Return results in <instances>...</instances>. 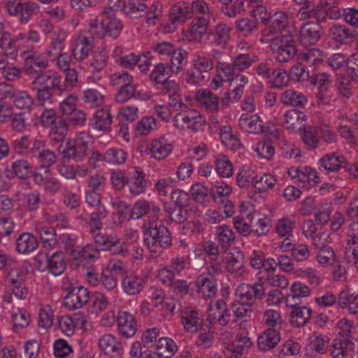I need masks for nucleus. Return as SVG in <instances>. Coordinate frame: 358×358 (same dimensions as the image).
Returning a JSON list of instances; mask_svg holds the SVG:
<instances>
[{
	"instance_id": "nucleus-43",
	"label": "nucleus",
	"mask_w": 358,
	"mask_h": 358,
	"mask_svg": "<svg viewBox=\"0 0 358 358\" xmlns=\"http://www.w3.org/2000/svg\"><path fill=\"white\" fill-rule=\"evenodd\" d=\"M66 267L64 257L61 252H54L48 259V269L55 276L62 275Z\"/></svg>"
},
{
	"instance_id": "nucleus-41",
	"label": "nucleus",
	"mask_w": 358,
	"mask_h": 358,
	"mask_svg": "<svg viewBox=\"0 0 358 358\" xmlns=\"http://www.w3.org/2000/svg\"><path fill=\"white\" fill-rule=\"evenodd\" d=\"M281 102L287 106L303 107L307 103V99L302 93L289 89L282 93Z\"/></svg>"
},
{
	"instance_id": "nucleus-21",
	"label": "nucleus",
	"mask_w": 358,
	"mask_h": 358,
	"mask_svg": "<svg viewBox=\"0 0 358 358\" xmlns=\"http://www.w3.org/2000/svg\"><path fill=\"white\" fill-rule=\"evenodd\" d=\"M99 346L106 355L120 357L124 354L122 344L112 334H104L99 341Z\"/></svg>"
},
{
	"instance_id": "nucleus-58",
	"label": "nucleus",
	"mask_w": 358,
	"mask_h": 358,
	"mask_svg": "<svg viewBox=\"0 0 358 358\" xmlns=\"http://www.w3.org/2000/svg\"><path fill=\"white\" fill-rule=\"evenodd\" d=\"M257 56L248 53H240L237 55L233 61L236 70L243 71L251 67L255 62Z\"/></svg>"
},
{
	"instance_id": "nucleus-28",
	"label": "nucleus",
	"mask_w": 358,
	"mask_h": 358,
	"mask_svg": "<svg viewBox=\"0 0 358 358\" xmlns=\"http://www.w3.org/2000/svg\"><path fill=\"white\" fill-rule=\"evenodd\" d=\"M145 279L134 274L127 275L122 280L123 292L128 295H135L143 290Z\"/></svg>"
},
{
	"instance_id": "nucleus-57",
	"label": "nucleus",
	"mask_w": 358,
	"mask_h": 358,
	"mask_svg": "<svg viewBox=\"0 0 358 358\" xmlns=\"http://www.w3.org/2000/svg\"><path fill=\"white\" fill-rule=\"evenodd\" d=\"M295 225L296 222L294 220L283 217L277 222L275 226L276 231L280 236L285 238L284 241H289Z\"/></svg>"
},
{
	"instance_id": "nucleus-44",
	"label": "nucleus",
	"mask_w": 358,
	"mask_h": 358,
	"mask_svg": "<svg viewBox=\"0 0 358 358\" xmlns=\"http://www.w3.org/2000/svg\"><path fill=\"white\" fill-rule=\"evenodd\" d=\"M329 347V338L327 335L313 334L309 338V348L317 355H324Z\"/></svg>"
},
{
	"instance_id": "nucleus-36",
	"label": "nucleus",
	"mask_w": 358,
	"mask_h": 358,
	"mask_svg": "<svg viewBox=\"0 0 358 358\" xmlns=\"http://www.w3.org/2000/svg\"><path fill=\"white\" fill-rule=\"evenodd\" d=\"M67 38L66 31L62 28L55 30L50 37V43L47 50V55L50 56L62 52L65 48V41Z\"/></svg>"
},
{
	"instance_id": "nucleus-10",
	"label": "nucleus",
	"mask_w": 358,
	"mask_h": 358,
	"mask_svg": "<svg viewBox=\"0 0 358 358\" xmlns=\"http://www.w3.org/2000/svg\"><path fill=\"white\" fill-rule=\"evenodd\" d=\"M64 299V306L71 310L83 308L90 301V292L83 286L69 287Z\"/></svg>"
},
{
	"instance_id": "nucleus-53",
	"label": "nucleus",
	"mask_w": 358,
	"mask_h": 358,
	"mask_svg": "<svg viewBox=\"0 0 358 358\" xmlns=\"http://www.w3.org/2000/svg\"><path fill=\"white\" fill-rule=\"evenodd\" d=\"M264 320L268 330L280 332L282 329V320L279 312L273 310H266Z\"/></svg>"
},
{
	"instance_id": "nucleus-38",
	"label": "nucleus",
	"mask_w": 358,
	"mask_h": 358,
	"mask_svg": "<svg viewBox=\"0 0 358 358\" xmlns=\"http://www.w3.org/2000/svg\"><path fill=\"white\" fill-rule=\"evenodd\" d=\"M311 315L312 310L307 306L294 308L290 313V324L294 327H302L309 322Z\"/></svg>"
},
{
	"instance_id": "nucleus-42",
	"label": "nucleus",
	"mask_w": 358,
	"mask_h": 358,
	"mask_svg": "<svg viewBox=\"0 0 358 358\" xmlns=\"http://www.w3.org/2000/svg\"><path fill=\"white\" fill-rule=\"evenodd\" d=\"M172 149V145L165 142L164 139H155L150 145V153L157 160H162L171 153Z\"/></svg>"
},
{
	"instance_id": "nucleus-27",
	"label": "nucleus",
	"mask_w": 358,
	"mask_h": 358,
	"mask_svg": "<svg viewBox=\"0 0 358 358\" xmlns=\"http://www.w3.org/2000/svg\"><path fill=\"white\" fill-rule=\"evenodd\" d=\"M312 18L317 20L316 23L320 24L324 22L327 17L336 20L341 16L338 7H329L318 3L315 6H311Z\"/></svg>"
},
{
	"instance_id": "nucleus-12",
	"label": "nucleus",
	"mask_w": 358,
	"mask_h": 358,
	"mask_svg": "<svg viewBox=\"0 0 358 358\" xmlns=\"http://www.w3.org/2000/svg\"><path fill=\"white\" fill-rule=\"evenodd\" d=\"M322 28L318 23L308 22L303 24L299 31V41L305 45H315L321 38Z\"/></svg>"
},
{
	"instance_id": "nucleus-4",
	"label": "nucleus",
	"mask_w": 358,
	"mask_h": 358,
	"mask_svg": "<svg viewBox=\"0 0 358 358\" xmlns=\"http://www.w3.org/2000/svg\"><path fill=\"white\" fill-rule=\"evenodd\" d=\"M93 140L89 134L81 132L73 141L68 139L62 143L59 148V152L62 155V161L76 162H83L91 151V145Z\"/></svg>"
},
{
	"instance_id": "nucleus-19",
	"label": "nucleus",
	"mask_w": 358,
	"mask_h": 358,
	"mask_svg": "<svg viewBox=\"0 0 358 358\" xmlns=\"http://www.w3.org/2000/svg\"><path fill=\"white\" fill-rule=\"evenodd\" d=\"M266 24L268 27L263 30L262 35L264 37L272 36L285 30L287 27L288 15L282 11L275 12L270 16Z\"/></svg>"
},
{
	"instance_id": "nucleus-47",
	"label": "nucleus",
	"mask_w": 358,
	"mask_h": 358,
	"mask_svg": "<svg viewBox=\"0 0 358 358\" xmlns=\"http://www.w3.org/2000/svg\"><path fill=\"white\" fill-rule=\"evenodd\" d=\"M330 83L329 76L327 74L316 73L315 71H312L310 83L313 85H317L319 92L317 94V97L319 99H324Z\"/></svg>"
},
{
	"instance_id": "nucleus-40",
	"label": "nucleus",
	"mask_w": 358,
	"mask_h": 358,
	"mask_svg": "<svg viewBox=\"0 0 358 358\" xmlns=\"http://www.w3.org/2000/svg\"><path fill=\"white\" fill-rule=\"evenodd\" d=\"M21 46H22V44L20 39H17V36L11 38L8 32L4 33L0 38V48L11 58H15L17 56L18 50Z\"/></svg>"
},
{
	"instance_id": "nucleus-6",
	"label": "nucleus",
	"mask_w": 358,
	"mask_h": 358,
	"mask_svg": "<svg viewBox=\"0 0 358 358\" xmlns=\"http://www.w3.org/2000/svg\"><path fill=\"white\" fill-rule=\"evenodd\" d=\"M271 41L270 49L275 59L280 63L288 62L296 55L297 49L294 36L287 33L280 36L268 38L264 42Z\"/></svg>"
},
{
	"instance_id": "nucleus-45",
	"label": "nucleus",
	"mask_w": 358,
	"mask_h": 358,
	"mask_svg": "<svg viewBox=\"0 0 358 358\" xmlns=\"http://www.w3.org/2000/svg\"><path fill=\"white\" fill-rule=\"evenodd\" d=\"M147 13V5L143 0H129L124 13L132 19L141 18Z\"/></svg>"
},
{
	"instance_id": "nucleus-17",
	"label": "nucleus",
	"mask_w": 358,
	"mask_h": 358,
	"mask_svg": "<svg viewBox=\"0 0 358 358\" xmlns=\"http://www.w3.org/2000/svg\"><path fill=\"white\" fill-rule=\"evenodd\" d=\"M319 168L328 172L338 171L339 169L344 168L351 171V168H348L347 161L345 157L337 152L328 153L324 155L319 161Z\"/></svg>"
},
{
	"instance_id": "nucleus-2",
	"label": "nucleus",
	"mask_w": 358,
	"mask_h": 358,
	"mask_svg": "<svg viewBox=\"0 0 358 358\" xmlns=\"http://www.w3.org/2000/svg\"><path fill=\"white\" fill-rule=\"evenodd\" d=\"M144 243L153 254H161L172 244L171 234L169 229L157 219L149 218L145 222Z\"/></svg>"
},
{
	"instance_id": "nucleus-56",
	"label": "nucleus",
	"mask_w": 358,
	"mask_h": 358,
	"mask_svg": "<svg viewBox=\"0 0 358 358\" xmlns=\"http://www.w3.org/2000/svg\"><path fill=\"white\" fill-rule=\"evenodd\" d=\"M216 171L222 178H229L234 173V168L231 162L223 155L217 156L215 160Z\"/></svg>"
},
{
	"instance_id": "nucleus-9",
	"label": "nucleus",
	"mask_w": 358,
	"mask_h": 358,
	"mask_svg": "<svg viewBox=\"0 0 358 358\" xmlns=\"http://www.w3.org/2000/svg\"><path fill=\"white\" fill-rule=\"evenodd\" d=\"M33 46L27 45L21 52L24 58V72L28 76H37L44 71L48 66V59L42 55L33 52Z\"/></svg>"
},
{
	"instance_id": "nucleus-1",
	"label": "nucleus",
	"mask_w": 358,
	"mask_h": 358,
	"mask_svg": "<svg viewBox=\"0 0 358 358\" xmlns=\"http://www.w3.org/2000/svg\"><path fill=\"white\" fill-rule=\"evenodd\" d=\"M62 76L53 71H45L35 76L31 84V89L36 92V99L40 105L52 103L54 92H62Z\"/></svg>"
},
{
	"instance_id": "nucleus-49",
	"label": "nucleus",
	"mask_w": 358,
	"mask_h": 358,
	"mask_svg": "<svg viewBox=\"0 0 358 358\" xmlns=\"http://www.w3.org/2000/svg\"><path fill=\"white\" fill-rule=\"evenodd\" d=\"M95 251V247L92 245H86L84 248L76 246L71 248L69 255L73 259L83 261L88 259L90 261H95L96 256L92 252Z\"/></svg>"
},
{
	"instance_id": "nucleus-60",
	"label": "nucleus",
	"mask_w": 358,
	"mask_h": 358,
	"mask_svg": "<svg viewBox=\"0 0 358 358\" xmlns=\"http://www.w3.org/2000/svg\"><path fill=\"white\" fill-rule=\"evenodd\" d=\"M301 115H302V113L297 110H289L283 115L281 124L286 129L293 130L299 123Z\"/></svg>"
},
{
	"instance_id": "nucleus-54",
	"label": "nucleus",
	"mask_w": 358,
	"mask_h": 358,
	"mask_svg": "<svg viewBox=\"0 0 358 358\" xmlns=\"http://www.w3.org/2000/svg\"><path fill=\"white\" fill-rule=\"evenodd\" d=\"M216 236L218 243L224 250H226L235 239L233 231L227 225L217 227Z\"/></svg>"
},
{
	"instance_id": "nucleus-30",
	"label": "nucleus",
	"mask_w": 358,
	"mask_h": 358,
	"mask_svg": "<svg viewBox=\"0 0 358 358\" xmlns=\"http://www.w3.org/2000/svg\"><path fill=\"white\" fill-rule=\"evenodd\" d=\"M92 48V41L85 36H79L71 47L72 56L76 61L87 59Z\"/></svg>"
},
{
	"instance_id": "nucleus-62",
	"label": "nucleus",
	"mask_w": 358,
	"mask_h": 358,
	"mask_svg": "<svg viewBox=\"0 0 358 358\" xmlns=\"http://www.w3.org/2000/svg\"><path fill=\"white\" fill-rule=\"evenodd\" d=\"M41 164V168L45 169V173L50 172V167L57 162V157L55 152L45 149L41 154L36 158Z\"/></svg>"
},
{
	"instance_id": "nucleus-5",
	"label": "nucleus",
	"mask_w": 358,
	"mask_h": 358,
	"mask_svg": "<svg viewBox=\"0 0 358 358\" xmlns=\"http://www.w3.org/2000/svg\"><path fill=\"white\" fill-rule=\"evenodd\" d=\"M304 64L293 66L289 72V77L298 82L310 80L312 71H315L322 64L321 51L316 48L308 50L301 57Z\"/></svg>"
},
{
	"instance_id": "nucleus-15",
	"label": "nucleus",
	"mask_w": 358,
	"mask_h": 358,
	"mask_svg": "<svg viewBox=\"0 0 358 358\" xmlns=\"http://www.w3.org/2000/svg\"><path fill=\"white\" fill-rule=\"evenodd\" d=\"M113 122V116L110 107L105 106L97 110L93 117L90 120V125L96 131H108L110 129Z\"/></svg>"
},
{
	"instance_id": "nucleus-52",
	"label": "nucleus",
	"mask_w": 358,
	"mask_h": 358,
	"mask_svg": "<svg viewBox=\"0 0 358 358\" xmlns=\"http://www.w3.org/2000/svg\"><path fill=\"white\" fill-rule=\"evenodd\" d=\"M220 135L222 142L231 150H238L241 144L239 138L232 133L231 127L225 125L220 129Z\"/></svg>"
},
{
	"instance_id": "nucleus-39",
	"label": "nucleus",
	"mask_w": 358,
	"mask_h": 358,
	"mask_svg": "<svg viewBox=\"0 0 358 358\" xmlns=\"http://www.w3.org/2000/svg\"><path fill=\"white\" fill-rule=\"evenodd\" d=\"M197 292L204 297L214 296L217 293V283L213 278L200 275L196 280Z\"/></svg>"
},
{
	"instance_id": "nucleus-11",
	"label": "nucleus",
	"mask_w": 358,
	"mask_h": 358,
	"mask_svg": "<svg viewBox=\"0 0 358 358\" xmlns=\"http://www.w3.org/2000/svg\"><path fill=\"white\" fill-rule=\"evenodd\" d=\"M208 310L210 312L208 316L210 323L217 322L222 327H226L231 321V313L224 299H220L213 304L210 303Z\"/></svg>"
},
{
	"instance_id": "nucleus-8",
	"label": "nucleus",
	"mask_w": 358,
	"mask_h": 358,
	"mask_svg": "<svg viewBox=\"0 0 358 358\" xmlns=\"http://www.w3.org/2000/svg\"><path fill=\"white\" fill-rule=\"evenodd\" d=\"M258 280L253 284H240L235 290L236 299L252 306L257 300H262L265 295L263 277H259Z\"/></svg>"
},
{
	"instance_id": "nucleus-34",
	"label": "nucleus",
	"mask_w": 358,
	"mask_h": 358,
	"mask_svg": "<svg viewBox=\"0 0 358 358\" xmlns=\"http://www.w3.org/2000/svg\"><path fill=\"white\" fill-rule=\"evenodd\" d=\"M226 269L234 277L242 276L244 274V255L241 251L238 250L231 254L226 263Z\"/></svg>"
},
{
	"instance_id": "nucleus-32",
	"label": "nucleus",
	"mask_w": 358,
	"mask_h": 358,
	"mask_svg": "<svg viewBox=\"0 0 358 358\" xmlns=\"http://www.w3.org/2000/svg\"><path fill=\"white\" fill-rule=\"evenodd\" d=\"M353 345V342L348 338H336L329 344V351L333 358H345Z\"/></svg>"
},
{
	"instance_id": "nucleus-14",
	"label": "nucleus",
	"mask_w": 358,
	"mask_h": 358,
	"mask_svg": "<svg viewBox=\"0 0 358 358\" xmlns=\"http://www.w3.org/2000/svg\"><path fill=\"white\" fill-rule=\"evenodd\" d=\"M181 323L187 332L194 334L202 327L203 319L192 307H185L180 314Z\"/></svg>"
},
{
	"instance_id": "nucleus-7",
	"label": "nucleus",
	"mask_w": 358,
	"mask_h": 358,
	"mask_svg": "<svg viewBox=\"0 0 358 358\" xmlns=\"http://www.w3.org/2000/svg\"><path fill=\"white\" fill-rule=\"evenodd\" d=\"M7 13L16 17L21 24H27L34 14L38 12V6L33 1L21 0H5Z\"/></svg>"
},
{
	"instance_id": "nucleus-51",
	"label": "nucleus",
	"mask_w": 358,
	"mask_h": 358,
	"mask_svg": "<svg viewBox=\"0 0 358 358\" xmlns=\"http://www.w3.org/2000/svg\"><path fill=\"white\" fill-rule=\"evenodd\" d=\"M155 348L159 355L164 358L172 357L177 350L176 343L172 339L166 337L160 338L157 341Z\"/></svg>"
},
{
	"instance_id": "nucleus-18",
	"label": "nucleus",
	"mask_w": 358,
	"mask_h": 358,
	"mask_svg": "<svg viewBox=\"0 0 358 358\" xmlns=\"http://www.w3.org/2000/svg\"><path fill=\"white\" fill-rule=\"evenodd\" d=\"M117 321L118 331L122 336L129 338L136 334L137 324L132 314L127 311H119Z\"/></svg>"
},
{
	"instance_id": "nucleus-24",
	"label": "nucleus",
	"mask_w": 358,
	"mask_h": 358,
	"mask_svg": "<svg viewBox=\"0 0 358 358\" xmlns=\"http://www.w3.org/2000/svg\"><path fill=\"white\" fill-rule=\"evenodd\" d=\"M209 27V19L206 17H197L192 20L188 28L189 40L200 42L207 33Z\"/></svg>"
},
{
	"instance_id": "nucleus-23",
	"label": "nucleus",
	"mask_w": 358,
	"mask_h": 358,
	"mask_svg": "<svg viewBox=\"0 0 358 358\" xmlns=\"http://www.w3.org/2000/svg\"><path fill=\"white\" fill-rule=\"evenodd\" d=\"M38 247V241L35 236L29 232L20 234L15 239V250L21 255H27Z\"/></svg>"
},
{
	"instance_id": "nucleus-48",
	"label": "nucleus",
	"mask_w": 358,
	"mask_h": 358,
	"mask_svg": "<svg viewBox=\"0 0 358 358\" xmlns=\"http://www.w3.org/2000/svg\"><path fill=\"white\" fill-rule=\"evenodd\" d=\"M338 303L341 308L348 307L350 313H358V294L355 296L347 290L340 292L338 298Z\"/></svg>"
},
{
	"instance_id": "nucleus-35",
	"label": "nucleus",
	"mask_w": 358,
	"mask_h": 358,
	"mask_svg": "<svg viewBox=\"0 0 358 358\" xmlns=\"http://www.w3.org/2000/svg\"><path fill=\"white\" fill-rule=\"evenodd\" d=\"M35 231L43 243L44 248H54L57 245L55 228L47 225L37 224L35 226Z\"/></svg>"
},
{
	"instance_id": "nucleus-59",
	"label": "nucleus",
	"mask_w": 358,
	"mask_h": 358,
	"mask_svg": "<svg viewBox=\"0 0 358 358\" xmlns=\"http://www.w3.org/2000/svg\"><path fill=\"white\" fill-rule=\"evenodd\" d=\"M12 172L21 179L29 177L31 169L29 163L26 159H17L12 162L10 166Z\"/></svg>"
},
{
	"instance_id": "nucleus-63",
	"label": "nucleus",
	"mask_w": 358,
	"mask_h": 358,
	"mask_svg": "<svg viewBox=\"0 0 358 358\" xmlns=\"http://www.w3.org/2000/svg\"><path fill=\"white\" fill-rule=\"evenodd\" d=\"M275 182L276 180L273 176L269 173H265L260 178L256 176V179L254 181V186L259 192H264L272 189Z\"/></svg>"
},
{
	"instance_id": "nucleus-37",
	"label": "nucleus",
	"mask_w": 358,
	"mask_h": 358,
	"mask_svg": "<svg viewBox=\"0 0 358 358\" xmlns=\"http://www.w3.org/2000/svg\"><path fill=\"white\" fill-rule=\"evenodd\" d=\"M196 100L211 112L219 110L218 98L209 90H199L196 94Z\"/></svg>"
},
{
	"instance_id": "nucleus-64",
	"label": "nucleus",
	"mask_w": 358,
	"mask_h": 358,
	"mask_svg": "<svg viewBox=\"0 0 358 358\" xmlns=\"http://www.w3.org/2000/svg\"><path fill=\"white\" fill-rule=\"evenodd\" d=\"M318 133L311 127H306L301 131V138L304 143L311 150L315 149L319 143Z\"/></svg>"
},
{
	"instance_id": "nucleus-3",
	"label": "nucleus",
	"mask_w": 358,
	"mask_h": 358,
	"mask_svg": "<svg viewBox=\"0 0 358 358\" xmlns=\"http://www.w3.org/2000/svg\"><path fill=\"white\" fill-rule=\"evenodd\" d=\"M87 23L90 34L99 38L108 36L115 39L120 36L123 28L120 20L117 19L110 10L103 11L95 18L90 19Z\"/></svg>"
},
{
	"instance_id": "nucleus-16",
	"label": "nucleus",
	"mask_w": 358,
	"mask_h": 358,
	"mask_svg": "<svg viewBox=\"0 0 358 358\" xmlns=\"http://www.w3.org/2000/svg\"><path fill=\"white\" fill-rule=\"evenodd\" d=\"M190 3L180 1L173 4L169 11V20L173 24H182L192 18Z\"/></svg>"
},
{
	"instance_id": "nucleus-29",
	"label": "nucleus",
	"mask_w": 358,
	"mask_h": 358,
	"mask_svg": "<svg viewBox=\"0 0 358 358\" xmlns=\"http://www.w3.org/2000/svg\"><path fill=\"white\" fill-rule=\"evenodd\" d=\"M239 126L242 129L251 134H262L266 132L263 121L257 115L248 117L242 115L239 119Z\"/></svg>"
},
{
	"instance_id": "nucleus-25",
	"label": "nucleus",
	"mask_w": 358,
	"mask_h": 358,
	"mask_svg": "<svg viewBox=\"0 0 358 358\" xmlns=\"http://www.w3.org/2000/svg\"><path fill=\"white\" fill-rule=\"evenodd\" d=\"M127 185L132 194L139 195L144 193L147 185L145 173L140 168L135 167V170L128 176Z\"/></svg>"
},
{
	"instance_id": "nucleus-61",
	"label": "nucleus",
	"mask_w": 358,
	"mask_h": 358,
	"mask_svg": "<svg viewBox=\"0 0 358 358\" xmlns=\"http://www.w3.org/2000/svg\"><path fill=\"white\" fill-rule=\"evenodd\" d=\"M275 72L270 76L268 81L274 88H282L287 85L289 79L287 71L282 68H275Z\"/></svg>"
},
{
	"instance_id": "nucleus-55",
	"label": "nucleus",
	"mask_w": 358,
	"mask_h": 358,
	"mask_svg": "<svg viewBox=\"0 0 358 358\" xmlns=\"http://www.w3.org/2000/svg\"><path fill=\"white\" fill-rule=\"evenodd\" d=\"M235 27L243 36H248L257 30L258 22L256 20L244 17L236 21Z\"/></svg>"
},
{
	"instance_id": "nucleus-46",
	"label": "nucleus",
	"mask_w": 358,
	"mask_h": 358,
	"mask_svg": "<svg viewBox=\"0 0 358 358\" xmlns=\"http://www.w3.org/2000/svg\"><path fill=\"white\" fill-rule=\"evenodd\" d=\"M173 73L174 72L169 66V63L159 62L155 66L150 75V78L155 84H160Z\"/></svg>"
},
{
	"instance_id": "nucleus-13",
	"label": "nucleus",
	"mask_w": 358,
	"mask_h": 358,
	"mask_svg": "<svg viewBox=\"0 0 358 358\" xmlns=\"http://www.w3.org/2000/svg\"><path fill=\"white\" fill-rule=\"evenodd\" d=\"M108 59V52L103 48H98L90 58L87 59L85 64L87 69L92 74L96 79H100L101 71L105 68Z\"/></svg>"
},
{
	"instance_id": "nucleus-31",
	"label": "nucleus",
	"mask_w": 358,
	"mask_h": 358,
	"mask_svg": "<svg viewBox=\"0 0 358 358\" xmlns=\"http://www.w3.org/2000/svg\"><path fill=\"white\" fill-rule=\"evenodd\" d=\"M231 27L224 22L217 24L210 36L214 44L220 48H225L231 37Z\"/></svg>"
},
{
	"instance_id": "nucleus-20",
	"label": "nucleus",
	"mask_w": 358,
	"mask_h": 358,
	"mask_svg": "<svg viewBox=\"0 0 358 358\" xmlns=\"http://www.w3.org/2000/svg\"><path fill=\"white\" fill-rule=\"evenodd\" d=\"M329 36L337 43L348 44L357 38L358 32L346 25L335 24L329 29Z\"/></svg>"
},
{
	"instance_id": "nucleus-33",
	"label": "nucleus",
	"mask_w": 358,
	"mask_h": 358,
	"mask_svg": "<svg viewBox=\"0 0 358 358\" xmlns=\"http://www.w3.org/2000/svg\"><path fill=\"white\" fill-rule=\"evenodd\" d=\"M280 338V332L266 329L258 338V348L262 352L272 350L279 343Z\"/></svg>"
},
{
	"instance_id": "nucleus-22",
	"label": "nucleus",
	"mask_w": 358,
	"mask_h": 358,
	"mask_svg": "<svg viewBox=\"0 0 358 358\" xmlns=\"http://www.w3.org/2000/svg\"><path fill=\"white\" fill-rule=\"evenodd\" d=\"M138 108L135 106H123L119 110L117 118L119 120V131L123 137L128 134L127 124L138 118Z\"/></svg>"
},
{
	"instance_id": "nucleus-50",
	"label": "nucleus",
	"mask_w": 358,
	"mask_h": 358,
	"mask_svg": "<svg viewBox=\"0 0 358 358\" xmlns=\"http://www.w3.org/2000/svg\"><path fill=\"white\" fill-rule=\"evenodd\" d=\"M188 52L182 48L175 49L170 56L171 62L169 66L175 74L179 73L187 62Z\"/></svg>"
},
{
	"instance_id": "nucleus-26",
	"label": "nucleus",
	"mask_w": 358,
	"mask_h": 358,
	"mask_svg": "<svg viewBox=\"0 0 358 358\" xmlns=\"http://www.w3.org/2000/svg\"><path fill=\"white\" fill-rule=\"evenodd\" d=\"M279 245L282 251L290 252L292 257L296 262L305 261L310 256L309 249L306 244L293 243L291 241H283Z\"/></svg>"
}]
</instances>
